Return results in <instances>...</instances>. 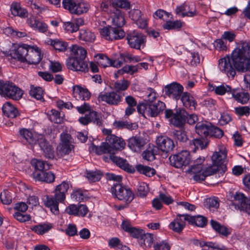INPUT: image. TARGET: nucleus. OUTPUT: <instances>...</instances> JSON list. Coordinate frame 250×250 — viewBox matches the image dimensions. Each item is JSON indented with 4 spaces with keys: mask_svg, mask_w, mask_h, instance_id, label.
I'll return each instance as SVG.
<instances>
[{
    "mask_svg": "<svg viewBox=\"0 0 250 250\" xmlns=\"http://www.w3.org/2000/svg\"><path fill=\"white\" fill-rule=\"evenodd\" d=\"M230 206L232 208L239 209L250 215V199L243 193L236 192Z\"/></svg>",
    "mask_w": 250,
    "mask_h": 250,
    "instance_id": "6",
    "label": "nucleus"
},
{
    "mask_svg": "<svg viewBox=\"0 0 250 250\" xmlns=\"http://www.w3.org/2000/svg\"><path fill=\"white\" fill-rule=\"evenodd\" d=\"M76 1V0H62V6L65 9L68 10L71 14H74Z\"/></svg>",
    "mask_w": 250,
    "mask_h": 250,
    "instance_id": "54",
    "label": "nucleus"
},
{
    "mask_svg": "<svg viewBox=\"0 0 250 250\" xmlns=\"http://www.w3.org/2000/svg\"><path fill=\"white\" fill-rule=\"evenodd\" d=\"M68 188L69 183L63 181L56 187L54 191V195L46 196L44 200V205L49 208L51 211L54 214H59V204L64 201L65 194Z\"/></svg>",
    "mask_w": 250,
    "mask_h": 250,
    "instance_id": "3",
    "label": "nucleus"
},
{
    "mask_svg": "<svg viewBox=\"0 0 250 250\" xmlns=\"http://www.w3.org/2000/svg\"><path fill=\"white\" fill-rule=\"evenodd\" d=\"M97 63L103 67L110 66L111 60L104 54H99L96 57Z\"/></svg>",
    "mask_w": 250,
    "mask_h": 250,
    "instance_id": "47",
    "label": "nucleus"
},
{
    "mask_svg": "<svg viewBox=\"0 0 250 250\" xmlns=\"http://www.w3.org/2000/svg\"><path fill=\"white\" fill-rule=\"evenodd\" d=\"M156 144L158 150L159 149L166 153L171 151L174 147L173 141L170 138L165 136H159L156 140Z\"/></svg>",
    "mask_w": 250,
    "mask_h": 250,
    "instance_id": "13",
    "label": "nucleus"
},
{
    "mask_svg": "<svg viewBox=\"0 0 250 250\" xmlns=\"http://www.w3.org/2000/svg\"><path fill=\"white\" fill-rule=\"evenodd\" d=\"M20 133L26 142L31 146H33L38 143V138L40 136H38L35 133H33L27 129L20 130Z\"/></svg>",
    "mask_w": 250,
    "mask_h": 250,
    "instance_id": "26",
    "label": "nucleus"
},
{
    "mask_svg": "<svg viewBox=\"0 0 250 250\" xmlns=\"http://www.w3.org/2000/svg\"><path fill=\"white\" fill-rule=\"evenodd\" d=\"M133 124L129 123L126 121H116L113 123V126L117 129L127 128L131 129L133 127Z\"/></svg>",
    "mask_w": 250,
    "mask_h": 250,
    "instance_id": "60",
    "label": "nucleus"
},
{
    "mask_svg": "<svg viewBox=\"0 0 250 250\" xmlns=\"http://www.w3.org/2000/svg\"><path fill=\"white\" fill-rule=\"evenodd\" d=\"M111 191L115 198L122 201L128 205L134 197V194L130 188H126L120 183L114 184Z\"/></svg>",
    "mask_w": 250,
    "mask_h": 250,
    "instance_id": "5",
    "label": "nucleus"
},
{
    "mask_svg": "<svg viewBox=\"0 0 250 250\" xmlns=\"http://www.w3.org/2000/svg\"><path fill=\"white\" fill-rule=\"evenodd\" d=\"M208 141L206 138L200 137L198 138H196L193 139L192 141L191 145H193L195 148H201V149H203L205 148L208 145Z\"/></svg>",
    "mask_w": 250,
    "mask_h": 250,
    "instance_id": "52",
    "label": "nucleus"
},
{
    "mask_svg": "<svg viewBox=\"0 0 250 250\" xmlns=\"http://www.w3.org/2000/svg\"><path fill=\"white\" fill-rule=\"evenodd\" d=\"M2 110L3 114L8 118H14L19 115L17 109L9 102L3 104Z\"/></svg>",
    "mask_w": 250,
    "mask_h": 250,
    "instance_id": "29",
    "label": "nucleus"
},
{
    "mask_svg": "<svg viewBox=\"0 0 250 250\" xmlns=\"http://www.w3.org/2000/svg\"><path fill=\"white\" fill-rule=\"evenodd\" d=\"M137 171L141 174L148 177H151L156 174V170L153 168L141 164L136 166Z\"/></svg>",
    "mask_w": 250,
    "mask_h": 250,
    "instance_id": "41",
    "label": "nucleus"
},
{
    "mask_svg": "<svg viewBox=\"0 0 250 250\" xmlns=\"http://www.w3.org/2000/svg\"><path fill=\"white\" fill-rule=\"evenodd\" d=\"M189 7L186 3L179 5L176 7L175 12L176 15L181 17L184 18L185 17H192L196 15V11H190L188 10Z\"/></svg>",
    "mask_w": 250,
    "mask_h": 250,
    "instance_id": "27",
    "label": "nucleus"
},
{
    "mask_svg": "<svg viewBox=\"0 0 250 250\" xmlns=\"http://www.w3.org/2000/svg\"><path fill=\"white\" fill-rule=\"evenodd\" d=\"M126 40L131 48L140 50L141 47L144 48L145 46L146 36L140 32L133 31L127 34Z\"/></svg>",
    "mask_w": 250,
    "mask_h": 250,
    "instance_id": "7",
    "label": "nucleus"
},
{
    "mask_svg": "<svg viewBox=\"0 0 250 250\" xmlns=\"http://www.w3.org/2000/svg\"><path fill=\"white\" fill-rule=\"evenodd\" d=\"M166 105L164 103L158 101L156 103L148 104L146 116L156 117L165 109Z\"/></svg>",
    "mask_w": 250,
    "mask_h": 250,
    "instance_id": "20",
    "label": "nucleus"
},
{
    "mask_svg": "<svg viewBox=\"0 0 250 250\" xmlns=\"http://www.w3.org/2000/svg\"><path fill=\"white\" fill-rule=\"evenodd\" d=\"M159 153L158 148L153 145H149L148 147L142 153L144 159L148 161H152L155 159V155Z\"/></svg>",
    "mask_w": 250,
    "mask_h": 250,
    "instance_id": "31",
    "label": "nucleus"
},
{
    "mask_svg": "<svg viewBox=\"0 0 250 250\" xmlns=\"http://www.w3.org/2000/svg\"><path fill=\"white\" fill-rule=\"evenodd\" d=\"M205 206L209 210L214 211L215 209L218 208L219 203L217 198H209L206 200Z\"/></svg>",
    "mask_w": 250,
    "mask_h": 250,
    "instance_id": "53",
    "label": "nucleus"
},
{
    "mask_svg": "<svg viewBox=\"0 0 250 250\" xmlns=\"http://www.w3.org/2000/svg\"><path fill=\"white\" fill-rule=\"evenodd\" d=\"M73 94L76 98H82V100H87L90 97V93L87 89L82 88L79 85H76L73 87Z\"/></svg>",
    "mask_w": 250,
    "mask_h": 250,
    "instance_id": "33",
    "label": "nucleus"
},
{
    "mask_svg": "<svg viewBox=\"0 0 250 250\" xmlns=\"http://www.w3.org/2000/svg\"><path fill=\"white\" fill-rule=\"evenodd\" d=\"M26 62L29 64H36L41 61V52L37 46H29Z\"/></svg>",
    "mask_w": 250,
    "mask_h": 250,
    "instance_id": "19",
    "label": "nucleus"
},
{
    "mask_svg": "<svg viewBox=\"0 0 250 250\" xmlns=\"http://www.w3.org/2000/svg\"><path fill=\"white\" fill-rule=\"evenodd\" d=\"M32 165L35 169V171H44L50 169V166L48 163L40 160H32Z\"/></svg>",
    "mask_w": 250,
    "mask_h": 250,
    "instance_id": "43",
    "label": "nucleus"
},
{
    "mask_svg": "<svg viewBox=\"0 0 250 250\" xmlns=\"http://www.w3.org/2000/svg\"><path fill=\"white\" fill-rule=\"evenodd\" d=\"M146 144L145 140L140 136H133L128 140V146L135 152H139Z\"/></svg>",
    "mask_w": 250,
    "mask_h": 250,
    "instance_id": "22",
    "label": "nucleus"
},
{
    "mask_svg": "<svg viewBox=\"0 0 250 250\" xmlns=\"http://www.w3.org/2000/svg\"><path fill=\"white\" fill-rule=\"evenodd\" d=\"M178 216H183L185 221L199 227H203L207 223V218L201 215L191 216L188 214H183L179 215Z\"/></svg>",
    "mask_w": 250,
    "mask_h": 250,
    "instance_id": "21",
    "label": "nucleus"
},
{
    "mask_svg": "<svg viewBox=\"0 0 250 250\" xmlns=\"http://www.w3.org/2000/svg\"><path fill=\"white\" fill-rule=\"evenodd\" d=\"M218 66L221 71L232 78L236 74L235 68L243 72L250 70V44L246 42L238 44L232 51L231 58L227 56L220 59Z\"/></svg>",
    "mask_w": 250,
    "mask_h": 250,
    "instance_id": "1",
    "label": "nucleus"
},
{
    "mask_svg": "<svg viewBox=\"0 0 250 250\" xmlns=\"http://www.w3.org/2000/svg\"><path fill=\"white\" fill-rule=\"evenodd\" d=\"M104 143L105 147L109 150V153L110 154L109 160L127 172L133 173L135 171L134 168L128 164L126 160L117 157L113 154L114 150H122L124 148L125 143L122 138L114 135H109L106 137V142ZM104 159L105 161H108V158L104 156Z\"/></svg>",
    "mask_w": 250,
    "mask_h": 250,
    "instance_id": "2",
    "label": "nucleus"
},
{
    "mask_svg": "<svg viewBox=\"0 0 250 250\" xmlns=\"http://www.w3.org/2000/svg\"><path fill=\"white\" fill-rule=\"evenodd\" d=\"M51 226L46 224H42L35 226L31 228V229L38 234L42 235L47 232Z\"/></svg>",
    "mask_w": 250,
    "mask_h": 250,
    "instance_id": "48",
    "label": "nucleus"
},
{
    "mask_svg": "<svg viewBox=\"0 0 250 250\" xmlns=\"http://www.w3.org/2000/svg\"><path fill=\"white\" fill-rule=\"evenodd\" d=\"M153 243V236L150 233H143L141 238L139 239V243L141 246L145 249L150 248Z\"/></svg>",
    "mask_w": 250,
    "mask_h": 250,
    "instance_id": "38",
    "label": "nucleus"
},
{
    "mask_svg": "<svg viewBox=\"0 0 250 250\" xmlns=\"http://www.w3.org/2000/svg\"><path fill=\"white\" fill-rule=\"evenodd\" d=\"M70 51L73 57L69 58L85 59L86 57L87 51L82 46L73 45L70 47Z\"/></svg>",
    "mask_w": 250,
    "mask_h": 250,
    "instance_id": "30",
    "label": "nucleus"
},
{
    "mask_svg": "<svg viewBox=\"0 0 250 250\" xmlns=\"http://www.w3.org/2000/svg\"><path fill=\"white\" fill-rule=\"evenodd\" d=\"M210 224L213 229L218 233L225 236L229 235L230 232L228 229L224 226L221 225L218 222L211 220L210 221Z\"/></svg>",
    "mask_w": 250,
    "mask_h": 250,
    "instance_id": "39",
    "label": "nucleus"
},
{
    "mask_svg": "<svg viewBox=\"0 0 250 250\" xmlns=\"http://www.w3.org/2000/svg\"><path fill=\"white\" fill-rule=\"evenodd\" d=\"M169 160L171 166L176 168H181L189 164L191 157L189 151L184 150L170 156Z\"/></svg>",
    "mask_w": 250,
    "mask_h": 250,
    "instance_id": "8",
    "label": "nucleus"
},
{
    "mask_svg": "<svg viewBox=\"0 0 250 250\" xmlns=\"http://www.w3.org/2000/svg\"><path fill=\"white\" fill-rule=\"evenodd\" d=\"M180 214H177L176 218L169 225L171 229L177 233H180L185 226V222L180 218L181 216H178Z\"/></svg>",
    "mask_w": 250,
    "mask_h": 250,
    "instance_id": "35",
    "label": "nucleus"
},
{
    "mask_svg": "<svg viewBox=\"0 0 250 250\" xmlns=\"http://www.w3.org/2000/svg\"><path fill=\"white\" fill-rule=\"evenodd\" d=\"M29 46L27 44L19 46L13 53V57L21 62H26Z\"/></svg>",
    "mask_w": 250,
    "mask_h": 250,
    "instance_id": "23",
    "label": "nucleus"
},
{
    "mask_svg": "<svg viewBox=\"0 0 250 250\" xmlns=\"http://www.w3.org/2000/svg\"><path fill=\"white\" fill-rule=\"evenodd\" d=\"M227 152L224 147H221L218 151L213 153L211 160L213 164L220 167L224 172L226 170V166L225 163L227 160Z\"/></svg>",
    "mask_w": 250,
    "mask_h": 250,
    "instance_id": "11",
    "label": "nucleus"
},
{
    "mask_svg": "<svg viewBox=\"0 0 250 250\" xmlns=\"http://www.w3.org/2000/svg\"><path fill=\"white\" fill-rule=\"evenodd\" d=\"M102 175L100 171H88L86 173V177L91 182H95L100 180Z\"/></svg>",
    "mask_w": 250,
    "mask_h": 250,
    "instance_id": "58",
    "label": "nucleus"
},
{
    "mask_svg": "<svg viewBox=\"0 0 250 250\" xmlns=\"http://www.w3.org/2000/svg\"><path fill=\"white\" fill-rule=\"evenodd\" d=\"M112 6L111 8L113 9V7H120L121 8L128 9L130 7V2L127 0H114L112 3Z\"/></svg>",
    "mask_w": 250,
    "mask_h": 250,
    "instance_id": "61",
    "label": "nucleus"
},
{
    "mask_svg": "<svg viewBox=\"0 0 250 250\" xmlns=\"http://www.w3.org/2000/svg\"><path fill=\"white\" fill-rule=\"evenodd\" d=\"M50 44L53 48L59 52H64L68 48V43L63 41L59 40H50Z\"/></svg>",
    "mask_w": 250,
    "mask_h": 250,
    "instance_id": "40",
    "label": "nucleus"
},
{
    "mask_svg": "<svg viewBox=\"0 0 250 250\" xmlns=\"http://www.w3.org/2000/svg\"><path fill=\"white\" fill-rule=\"evenodd\" d=\"M27 22L31 28L37 30L40 32L45 33L47 30V24L34 16L30 17L27 19Z\"/></svg>",
    "mask_w": 250,
    "mask_h": 250,
    "instance_id": "24",
    "label": "nucleus"
},
{
    "mask_svg": "<svg viewBox=\"0 0 250 250\" xmlns=\"http://www.w3.org/2000/svg\"><path fill=\"white\" fill-rule=\"evenodd\" d=\"M86 115L88 116L90 122H92L99 126L102 125V117L97 112L91 110Z\"/></svg>",
    "mask_w": 250,
    "mask_h": 250,
    "instance_id": "45",
    "label": "nucleus"
},
{
    "mask_svg": "<svg viewBox=\"0 0 250 250\" xmlns=\"http://www.w3.org/2000/svg\"><path fill=\"white\" fill-rule=\"evenodd\" d=\"M182 26V22L180 21H168L163 25V27L165 29L171 30L175 29H179Z\"/></svg>",
    "mask_w": 250,
    "mask_h": 250,
    "instance_id": "57",
    "label": "nucleus"
},
{
    "mask_svg": "<svg viewBox=\"0 0 250 250\" xmlns=\"http://www.w3.org/2000/svg\"><path fill=\"white\" fill-rule=\"evenodd\" d=\"M79 38L84 41L92 42L94 41L95 36L91 32L85 30H81Z\"/></svg>",
    "mask_w": 250,
    "mask_h": 250,
    "instance_id": "50",
    "label": "nucleus"
},
{
    "mask_svg": "<svg viewBox=\"0 0 250 250\" xmlns=\"http://www.w3.org/2000/svg\"><path fill=\"white\" fill-rule=\"evenodd\" d=\"M188 113L184 108H179L174 114L170 122L175 126L182 127L185 124Z\"/></svg>",
    "mask_w": 250,
    "mask_h": 250,
    "instance_id": "14",
    "label": "nucleus"
},
{
    "mask_svg": "<svg viewBox=\"0 0 250 250\" xmlns=\"http://www.w3.org/2000/svg\"><path fill=\"white\" fill-rule=\"evenodd\" d=\"M211 125L208 123H198L196 125V131L201 137L206 138L209 135Z\"/></svg>",
    "mask_w": 250,
    "mask_h": 250,
    "instance_id": "28",
    "label": "nucleus"
},
{
    "mask_svg": "<svg viewBox=\"0 0 250 250\" xmlns=\"http://www.w3.org/2000/svg\"><path fill=\"white\" fill-rule=\"evenodd\" d=\"M149 191L147 185L145 183H139L137 188V195L141 197L146 196Z\"/></svg>",
    "mask_w": 250,
    "mask_h": 250,
    "instance_id": "59",
    "label": "nucleus"
},
{
    "mask_svg": "<svg viewBox=\"0 0 250 250\" xmlns=\"http://www.w3.org/2000/svg\"><path fill=\"white\" fill-rule=\"evenodd\" d=\"M85 59L68 58L66 62L69 69L77 71L85 72L88 70L87 63Z\"/></svg>",
    "mask_w": 250,
    "mask_h": 250,
    "instance_id": "12",
    "label": "nucleus"
},
{
    "mask_svg": "<svg viewBox=\"0 0 250 250\" xmlns=\"http://www.w3.org/2000/svg\"><path fill=\"white\" fill-rule=\"evenodd\" d=\"M110 30L109 37L107 38L108 41H112L115 40H120L123 38L125 36V33L122 28L110 26Z\"/></svg>",
    "mask_w": 250,
    "mask_h": 250,
    "instance_id": "36",
    "label": "nucleus"
},
{
    "mask_svg": "<svg viewBox=\"0 0 250 250\" xmlns=\"http://www.w3.org/2000/svg\"><path fill=\"white\" fill-rule=\"evenodd\" d=\"M214 91L216 94L220 95H224L226 93L231 92V87L227 84H222L221 85L216 86L214 88Z\"/></svg>",
    "mask_w": 250,
    "mask_h": 250,
    "instance_id": "64",
    "label": "nucleus"
},
{
    "mask_svg": "<svg viewBox=\"0 0 250 250\" xmlns=\"http://www.w3.org/2000/svg\"><path fill=\"white\" fill-rule=\"evenodd\" d=\"M22 94V91L12 83L0 81V95L1 96L18 100Z\"/></svg>",
    "mask_w": 250,
    "mask_h": 250,
    "instance_id": "4",
    "label": "nucleus"
},
{
    "mask_svg": "<svg viewBox=\"0 0 250 250\" xmlns=\"http://www.w3.org/2000/svg\"><path fill=\"white\" fill-rule=\"evenodd\" d=\"M33 176L35 180L47 183L53 182L55 178L54 173L50 171L47 172L46 170L34 171Z\"/></svg>",
    "mask_w": 250,
    "mask_h": 250,
    "instance_id": "18",
    "label": "nucleus"
},
{
    "mask_svg": "<svg viewBox=\"0 0 250 250\" xmlns=\"http://www.w3.org/2000/svg\"><path fill=\"white\" fill-rule=\"evenodd\" d=\"M38 143L46 158L52 159L54 158V151L53 148L43 136L41 135L38 137Z\"/></svg>",
    "mask_w": 250,
    "mask_h": 250,
    "instance_id": "16",
    "label": "nucleus"
},
{
    "mask_svg": "<svg viewBox=\"0 0 250 250\" xmlns=\"http://www.w3.org/2000/svg\"><path fill=\"white\" fill-rule=\"evenodd\" d=\"M183 105L190 110H195L197 106V102L192 95L188 92H183L180 98Z\"/></svg>",
    "mask_w": 250,
    "mask_h": 250,
    "instance_id": "25",
    "label": "nucleus"
},
{
    "mask_svg": "<svg viewBox=\"0 0 250 250\" xmlns=\"http://www.w3.org/2000/svg\"><path fill=\"white\" fill-rule=\"evenodd\" d=\"M120 56V59L124 60V62H127V61L129 62H137L142 60L139 56H133L128 52H125L121 54Z\"/></svg>",
    "mask_w": 250,
    "mask_h": 250,
    "instance_id": "49",
    "label": "nucleus"
},
{
    "mask_svg": "<svg viewBox=\"0 0 250 250\" xmlns=\"http://www.w3.org/2000/svg\"><path fill=\"white\" fill-rule=\"evenodd\" d=\"M66 212L70 215L84 217L88 211V209L86 205L74 204L69 205L66 209Z\"/></svg>",
    "mask_w": 250,
    "mask_h": 250,
    "instance_id": "17",
    "label": "nucleus"
},
{
    "mask_svg": "<svg viewBox=\"0 0 250 250\" xmlns=\"http://www.w3.org/2000/svg\"><path fill=\"white\" fill-rule=\"evenodd\" d=\"M10 9L12 14L14 16H19L23 18L27 17L28 16L27 10L21 8L20 4L17 2H13L11 4Z\"/></svg>",
    "mask_w": 250,
    "mask_h": 250,
    "instance_id": "32",
    "label": "nucleus"
},
{
    "mask_svg": "<svg viewBox=\"0 0 250 250\" xmlns=\"http://www.w3.org/2000/svg\"><path fill=\"white\" fill-rule=\"evenodd\" d=\"M0 199L3 204L9 205L12 202V197L9 191L4 190L0 193Z\"/></svg>",
    "mask_w": 250,
    "mask_h": 250,
    "instance_id": "62",
    "label": "nucleus"
},
{
    "mask_svg": "<svg viewBox=\"0 0 250 250\" xmlns=\"http://www.w3.org/2000/svg\"><path fill=\"white\" fill-rule=\"evenodd\" d=\"M72 148V145L71 144H60L57 147V152L59 155L62 156L68 154Z\"/></svg>",
    "mask_w": 250,
    "mask_h": 250,
    "instance_id": "51",
    "label": "nucleus"
},
{
    "mask_svg": "<svg viewBox=\"0 0 250 250\" xmlns=\"http://www.w3.org/2000/svg\"><path fill=\"white\" fill-rule=\"evenodd\" d=\"M220 169H221L212 163L211 165L204 169L202 174L199 177L195 176V178L198 180H203L204 181L207 176L214 174Z\"/></svg>",
    "mask_w": 250,
    "mask_h": 250,
    "instance_id": "34",
    "label": "nucleus"
},
{
    "mask_svg": "<svg viewBox=\"0 0 250 250\" xmlns=\"http://www.w3.org/2000/svg\"><path fill=\"white\" fill-rule=\"evenodd\" d=\"M183 90L184 87L182 85L178 83L173 82L166 85L163 92L165 95L169 98L178 100L183 93Z\"/></svg>",
    "mask_w": 250,
    "mask_h": 250,
    "instance_id": "9",
    "label": "nucleus"
},
{
    "mask_svg": "<svg viewBox=\"0 0 250 250\" xmlns=\"http://www.w3.org/2000/svg\"><path fill=\"white\" fill-rule=\"evenodd\" d=\"M110 11L113 25L121 28L125 23L124 12L120 9L115 7H113V9H111Z\"/></svg>",
    "mask_w": 250,
    "mask_h": 250,
    "instance_id": "15",
    "label": "nucleus"
},
{
    "mask_svg": "<svg viewBox=\"0 0 250 250\" xmlns=\"http://www.w3.org/2000/svg\"><path fill=\"white\" fill-rule=\"evenodd\" d=\"M5 33L8 35L17 38H20L26 36V33L24 32H20L14 30L12 27H7L5 29Z\"/></svg>",
    "mask_w": 250,
    "mask_h": 250,
    "instance_id": "63",
    "label": "nucleus"
},
{
    "mask_svg": "<svg viewBox=\"0 0 250 250\" xmlns=\"http://www.w3.org/2000/svg\"><path fill=\"white\" fill-rule=\"evenodd\" d=\"M138 70V65H126L122 69L118 70L117 73H115L116 78H118L119 75H123L124 73H129L131 75L136 73Z\"/></svg>",
    "mask_w": 250,
    "mask_h": 250,
    "instance_id": "44",
    "label": "nucleus"
},
{
    "mask_svg": "<svg viewBox=\"0 0 250 250\" xmlns=\"http://www.w3.org/2000/svg\"><path fill=\"white\" fill-rule=\"evenodd\" d=\"M75 7L74 14L80 15L86 13L89 9V5L83 1L77 0Z\"/></svg>",
    "mask_w": 250,
    "mask_h": 250,
    "instance_id": "46",
    "label": "nucleus"
},
{
    "mask_svg": "<svg viewBox=\"0 0 250 250\" xmlns=\"http://www.w3.org/2000/svg\"><path fill=\"white\" fill-rule=\"evenodd\" d=\"M199 165H195L193 164L190 168L187 171V173L191 176H192L193 180L196 182H201L203 180H198L195 178V176L199 177L202 174L203 171V167L198 166Z\"/></svg>",
    "mask_w": 250,
    "mask_h": 250,
    "instance_id": "37",
    "label": "nucleus"
},
{
    "mask_svg": "<svg viewBox=\"0 0 250 250\" xmlns=\"http://www.w3.org/2000/svg\"><path fill=\"white\" fill-rule=\"evenodd\" d=\"M98 99L110 105H118L122 100V96L116 91L101 93Z\"/></svg>",
    "mask_w": 250,
    "mask_h": 250,
    "instance_id": "10",
    "label": "nucleus"
},
{
    "mask_svg": "<svg viewBox=\"0 0 250 250\" xmlns=\"http://www.w3.org/2000/svg\"><path fill=\"white\" fill-rule=\"evenodd\" d=\"M129 83L128 81L123 80L115 83L114 87L117 92L125 90L128 87Z\"/></svg>",
    "mask_w": 250,
    "mask_h": 250,
    "instance_id": "56",
    "label": "nucleus"
},
{
    "mask_svg": "<svg viewBox=\"0 0 250 250\" xmlns=\"http://www.w3.org/2000/svg\"><path fill=\"white\" fill-rule=\"evenodd\" d=\"M234 98L238 102L244 104L247 103L250 99V96L247 92H240L236 94H232Z\"/></svg>",
    "mask_w": 250,
    "mask_h": 250,
    "instance_id": "55",
    "label": "nucleus"
},
{
    "mask_svg": "<svg viewBox=\"0 0 250 250\" xmlns=\"http://www.w3.org/2000/svg\"><path fill=\"white\" fill-rule=\"evenodd\" d=\"M29 94L38 100H43V90L41 87L31 85Z\"/></svg>",
    "mask_w": 250,
    "mask_h": 250,
    "instance_id": "42",
    "label": "nucleus"
}]
</instances>
